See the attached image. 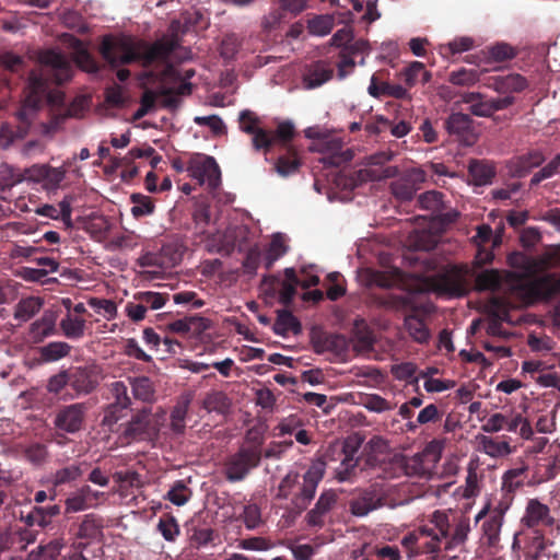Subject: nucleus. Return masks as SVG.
Returning <instances> with one entry per match:
<instances>
[{"label":"nucleus","instance_id":"1","mask_svg":"<svg viewBox=\"0 0 560 560\" xmlns=\"http://www.w3.org/2000/svg\"><path fill=\"white\" fill-rule=\"evenodd\" d=\"M178 46L176 36H163L149 43L128 35H106L100 45V52L112 68L138 62L148 69L153 66L168 65L171 55Z\"/></svg>","mask_w":560,"mask_h":560},{"label":"nucleus","instance_id":"38","mask_svg":"<svg viewBox=\"0 0 560 560\" xmlns=\"http://www.w3.org/2000/svg\"><path fill=\"white\" fill-rule=\"evenodd\" d=\"M42 306L43 301L40 298L28 296L22 299L15 307L14 318L21 322H27L40 311Z\"/></svg>","mask_w":560,"mask_h":560},{"label":"nucleus","instance_id":"39","mask_svg":"<svg viewBox=\"0 0 560 560\" xmlns=\"http://www.w3.org/2000/svg\"><path fill=\"white\" fill-rule=\"evenodd\" d=\"M279 9L271 14L273 22H278L285 18L287 14L296 16L307 7L308 0H273Z\"/></svg>","mask_w":560,"mask_h":560},{"label":"nucleus","instance_id":"33","mask_svg":"<svg viewBox=\"0 0 560 560\" xmlns=\"http://www.w3.org/2000/svg\"><path fill=\"white\" fill-rule=\"evenodd\" d=\"M271 137V148L284 149L287 145H293L291 141L296 135L295 127L290 120L280 121L275 131H269Z\"/></svg>","mask_w":560,"mask_h":560},{"label":"nucleus","instance_id":"50","mask_svg":"<svg viewBox=\"0 0 560 560\" xmlns=\"http://www.w3.org/2000/svg\"><path fill=\"white\" fill-rule=\"evenodd\" d=\"M158 530L167 541H175L180 533L176 518L170 514H164L160 517Z\"/></svg>","mask_w":560,"mask_h":560},{"label":"nucleus","instance_id":"11","mask_svg":"<svg viewBox=\"0 0 560 560\" xmlns=\"http://www.w3.org/2000/svg\"><path fill=\"white\" fill-rule=\"evenodd\" d=\"M397 306L408 312L405 315V328L410 337L419 343L427 342L430 338V332L423 319L418 316L420 306L415 303L413 296H400L397 301Z\"/></svg>","mask_w":560,"mask_h":560},{"label":"nucleus","instance_id":"26","mask_svg":"<svg viewBox=\"0 0 560 560\" xmlns=\"http://www.w3.org/2000/svg\"><path fill=\"white\" fill-rule=\"evenodd\" d=\"M528 466L520 460L512 468L506 470L502 477V489L509 493L515 492L526 482L528 483Z\"/></svg>","mask_w":560,"mask_h":560},{"label":"nucleus","instance_id":"2","mask_svg":"<svg viewBox=\"0 0 560 560\" xmlns=\"http://www.w3.org/2000/svg\"><path fill=\"white\" fill-rule=\"evenodd\" d=\"M509 261L513 268L522 271L514 293L524 305L549 299L560 289V282L553 275L539 276L549 266L548 258L514 253L509 257Z\"/></svg>","mask_w":560,"mask_h":560},{"label":"nucleus","instance_id":"56","mask_svg":"<svg viewBox=\"0 0 560 560\" xmlns=\"http://www.w3.org/2000/svg\"><path fill=\"white\" fill-rule=\"evenodd\" d=\"M443 194L436 190H430L421 194L418 198L420 208L432 212L442 210Z\"/></svg>","mask_w":560,"mask_h":560},{"label":"nucleus","instance_id":"45","mask_svg":"<svg viewBox=\"0 0 560 560\" xmlns=\"http://www.w3.org/2000/svg\"><path fill=\"white\" fill-rule=\"evenodd\" d=\"M189 408V400H179L171 411V429L176 434H183L186 428V417Z\"/></svg>","mask_w":560,"mask_h":560},{"label":"nucleus","instance_id":"18","mask_svg":"<svg viewBox=\"0 0 560 560\" xmlns=\"http://www.w3.org/2000/svg\"><path fill=\"white\" fill-rule=\"evenodd\" d=\"M424 180V172L413 168L390 184V191L400 201H409L413 198L419 183Z\"/></svg>","mask_w":560,"mask_h":560},{"label":"nucleus","instance_id":"55","mask_svg":"<svg viewBox=\"0 0 560 560\" xmlns=\"http://www.w3.org/2000/svg\"><path fill=\"white\" fill-rule=\"evenodd\" d=\"M191 495V490L185 485L183 480H177L172 486L166 494V499L173 504L180 506L188 502Z\"/></svg>","mask_w":560,"mask_h":560},{"label":"nucleus","instance_id":"35","mask_svg":"<svg viewBox=\"0 0 560 560\" xmlns=\"http://www.w3.org/2000/svg\"><path fill=\"white\" fill-rule=\"evenodd\" d=\"M427 83L431 79V74L425 71L424 65L419 61L411 62L399 73V80L402 81L408 88H412L420 80Z\"/></svg>","mask_w":560,"mask_h":560},{"label":"nucleus","instance_id":"19","mask_svg":"<svg viewBox=\"0 0 560 560\" xmlns=\"http://www.w3.org/2000/svg\"><path fill=\"white\" fill-rule=\"evenodd\" d=\"M278 156L273 162V171L281 177H289L300 172L302 159L295 145L277 149Z\"/></svg>","mask_w":560,"mask_h":560},{"label":"nucleus","instance_id":"34","mask_svg":"<svg viewBox=\"0 0 560 560\" xmlns=\"http://www.w3.org/2000/svg\"><path fill=\"white\" fill-rule=\"evenodd\" d=\"M133 397L143 402H152L155 399L153 382L147 376L129 378Z\"/></svg>","mask_w":560,"mask_h":560},{"label":"nucleus","instance_id":"60","mask_svg":"<svg viewBox=\"0 0 560 560\" xmlns=\"http://www.w3.org/2000/svg\"><path fill=\"white\" fill-rule=\"evenodd\" d=\"M417 366L412 362H402L395 364L390 369L392 375L398 381H407L410 383H417L418 378L415 376Z\"/></svg>","mask_w":560,"mask_h":560},{"label":"nucleus","instance_id":"15","mask_svg":"<svg viewBox=\"0 0 560 560\" xmlns=\"http://www.w3.org/2000/svg\"><path fill=\"white\" fill-rule=\"evenodd\" d=\"M393 158L392 152H378L369 158V165L359 171V176L363 180H382L395 177L398 174L397 166H384Z\"/></svg>","mask_w":560,"mask_h":560},{"label":"nucleus","instance_id":"27","mask_svg":"<svg viewBox=\"0 0 560 560\" xmlns=\"http://www.w3.org/2000/svg\"><path fill=\"white\" fill-rule=\"evenodd\" d=\"M336 503V494L332 492H324L318 498L315 506L307 513V524L313 527L324 526V516L331 510Z\"/></svg>","mask_w":560,"mask_h":560},{"label":"nucleus","instance_id":"29","mask_svg":"<svg viewBox=\"0 0 560 560\" xmlns=\"http://www.w3.org/2000/svg\"><path fill=\"white\" fill-rule=\"evenodd\" d=\"M478 450L491 457H503L512 453L508 441H499L491 436L479 434L476 436Z\"/></svg>","mask_w":560,"mask_h":560},{"label":"nucleus","instance_id":"47","mask_svg":"<svg viewBox=\"0 0 560 560\" xmlns=\"http://www.w3.org/2000/svg\"><path fill=\"white\" fill-rule=\"evenodd\" d=\"M55 331V319L50 315H45L34 322L31 326V335L35 342H40L44 338L52 335Z\"/></svg>","mask_w":560,"mask_h":560},{"label":"nucleus","instance_id":"53","mask_svg":"<svg viewBox=\"0 0 560 560\" xmlns=\"http://www.w3.org/2000/svg\"><path fill=\"white\" fill-rule=\"evenodd\" d=\"M334 20L329 15H316L307 22L310 34L316 36H325L331 32Z\"/></svg>","mask_w":560,"mask_h":560},{"label":"nucleus","instance_id":"44","mask_svg":"<svg viewBox=\"0 0 560 560\" xmlns=\"http://www.w3.org/2000/svg\"><path fill=\"white\" fill-rule=\"evenodd\" d=\"M230 407L231 401L223 392H211L203 400V408L209 412L215 411L218 413L225 415L229 412Z\"/></svg>","mask_w":560,"mask_h":560},{"label":"nucleus","instance_id":"41","mask_svg":"<svg viewBox=\"0 0 560 560\" xmlns=\"http://www.w3.org/2000/svg\"><path fill=\"white\" fill-rule=\"evenodd\" d=\"M350 341L357 352H369L373 349L375 337L366 326L360 327L355 324L353 339Z\"/></svg>","mask_w":560,"mask_h":560},{"label":"nucleus","instance_id":"58","mask_svg":"<svg viewBox=\"0 0 560 560\" xmlns=\"http://www.w3.org/2000/svg\"><path fill=\"white\" fill-rule=\"evenodd\" d=\"M488 52L489 57L497 62L511 60L517 55L516 49L506 43H499L489 47Z\"/></svg>","mask_w":560,"mask_h":560},{"label":"nucleus","instance_id":"40","mask_svg":"<svg viewBox=\"0 0 560 560\" xmlns=\"http://www.w3.org/2000/svg\"><path fill=\"white\" fill-rule=\"evenodd\" d=\"M501 283V275L495 269L483 270L475 279V288L478 291H497L500 289Z\"/></svg>","mask_w":560,"mask_h":560},{"label":"nucleus","instance_id":"57","mask_svg":"<svg viewBox=\"0 0 560 560\" xmlns=\"http://www.w3.org/2000/svg\"><path fill=\"white\" fill-rule=\"evenodd\" d=\"M158 253L163 259V269L172 268L182 260L179 247L174 243L164 244Z\"/></svg>","mask_w":560,"mask_h":560},{"label":"nucleus","instance_id":"30","mask_svg":"<svg viewBox=\"0 0 560 560\" xmlns=\"http://www.w3.org/2000/svg\"><path fill=\"white\" fill-rule=\"evenodd\" d=\"M503 523V513L492 511L482 524V532L486 542L489 547H497L500 540V532Z\"/></svg>","mask_w":560,"mask_h":560},{"label":"nucleus","instance_id":"64","mask_svg":"<svg viewBox=\"0 0 560 560\" xmlns=\"http://www.w3.org/2000/svg\"><path fill=\"white\" fill-rule=\"evenodd\" d=\"M48 456L47 447L40 443H34L24 450V457L33 465H42Z\"/></svg>","mask_w":560,"mask_h":560},{"label":"nucleus","instance_id":"25","mask_svg":"<svg viewBox=\"0 0 560 560\" xmlns=\"http://www.w3.org/2000/svg\"><path fill=\"white\" fill-rule=\"evenodd\" d=\"M334 74V70L325 61H316L312 63L303 75V84L305 89H316L328 82Z\"/></svg>","mask_w":560,"mask_h":560},{"label":"nucleus","instance_id":"20","mask_svg":"<svg viewBox=\"0 0 560 560\" xmlns=\"http://www.w3.org/2000/svg\"><path fill=\"white\" fill-rule=\"evenodd\" d=\"M383 505V498L374 488H368L349 501V510L351 514L358 517L368 515L370 512Z\"/></svg>","mask_w":560,"mask_h":560},{"label":"nucleus","instance_id":"43","mask_svg":"<svg viewBox=\"0 0 560 560\" xmlns=\"http://www.w3.org/2000/svg\"><path fill=\"white\" fill-rule=\"evenodd\" d=\"M60 329L62 334L69 339H80L84 335L85 329V320L80 317H73L70 314H67L60 320Z\"/></svg>","mask_w":560,"mask_h":560},{"label":"nucleus","instance_id":"62","mask_svg":"<svg viewBox=\"0 0 560 560\" xmlns=\"http://www.w3.org/2000/svg\"><path fill=\"white\" fill-rule=\"evenodd\" d=\"M241 517L247 529H255L262 523L260 509L255 503L244 505Z\"/></svg>","mask_w":560,"mask_h":560},{"label":"nucleus","instance_id":"37","mask_svg":"<svg viewBox=\"0 0 560 560\" xmlns=\"http://www.w3.org/2000/svg\"><path fill=\"white\" fill-rule=\"evenodd\" d=\"M288 245L281 234H275L264 255V266L267 270L271 269L273 264L288 252Z\"/></svg>","mask_w":560,"mask_h":560},{"label":"nucleus","instance_id":"5","mask_svg":"<svg viewBox=\"0 0 560 560\" xmlns=\"http://www.w3.org/2000/svg\"><path fill=\"white\" fill-rule=\"evenodd\" d=\"M161 423L149 407L132 412L130 419L119 425V439L126 443L152 441L160 433Z\"/></svg>","mask_w":560,"mask_h":560},{"label":"nucleus","instance_id":"14","mask_svg":"<svg viewBox=\"0 0 560 560\" xmlns=\"http://www.w3.org/2000/svg\"><path fill=\"white\" fill-rule=\"evenodd\" d=\"M238 124L243 132L253 135L252 142L254 149L256 151L264 150L267 155L271 150V137L268 130L259 127L257 115L249 109L242 110L238 116Z\"/></svg>","mask_w":560,"mask_h":560},{"label":"nucleus","instance_id":"63","mask_svg":"<svg viewBox=\"0 0 560 560\" xmlns=\"http://www.w3.org/2000/svg\"><path fill=\"white\" fill-rule=\"evenodd\" d=\"M341 280L342 276L339 272H331L327 276L329 285L326 290V295L330 301H337L346 294V288Z\"/></svg>","mask_w":560,"mask_h":560},{"label":"nucleus","instance_id":"21","mask_svg":"<svg viewBox=\"0 0 560 560\" xmlns=\"http://www.w3.org/2000/svg\"><path fill=\"white\" fill-rule=\"evenodd\" d=\"M236 241L237 229L229 228L223 232L218 231L208 235L206 241V248L209 253L230 256L235 249Z\"/></svg>","mask_w":560,"mask_h":560},{"label":"nucleus","instance_id":"36","mask_svg":"<svg viewBox=\"0 0 560 560\" xmlns=\"http://www.w3.org/2000/svg\"><path fill=\"white\" fill-rule=\"evenodd\" d=\"M273 331L280 336H285L289 331L296 335L301 332V324L290 311L282 310L278 312Z\"/></svg>","mask_w":560,"mask_h":560},{"label":"nucleus","instance_id":"22","mask_svg":"<svg viewBox=\"0 0 560 560\" xmlns=\"http://www.w3.org/2000/svg\"><path fill=\"white\" fill-rule=\"evenodd\" d=\"M523 524L528 528L537 526H552L555 518L550 515V509L537 499H530L527 503Z\"/></svg>","mask_w":560,"mask_h":560},{"label":"nucleus","instance_id":"54","mask_svg":"<svg viewBox=\"0 0 560 560\" xmlns=\"http://www.w3.org/2000/svg\"><path fill=\"white\" fill-rule=\"evenodd\" d=\"M560 172V154H557L549 163L542 166L530 178V186H537L542 180L551 178Z\"/></svg>","mask_w":560,"mask_h":560},{"label":"nucleus","instance_id":"7","mask_svg":"<svg viewBox=\"0 0 560 560\" xmlns=\"http://www.w3.org/2000/svg\"><path fill=\"white\" fill-rule=\"evenodd\" d=\"M89 406L86 402H74L60 407L54 418L57 430L74 434L84 428Z\"/></svg>","mask_w":560,"mask_h":560},{"label":"nucleus","instance_id":"52","mask_svg":"<svg viewBox=\"0 0 560 560\" xmlns=\"http://www.w3.org/2000/svg\"><path fill=\"white\" fill-rule=\"evenodd\" d=\"M130 200L133 203L131 213L135 218L150 215L154 211V203L150 197L142 194H132Z\"/></svg>","mask_w":560,"mask_h":560},{"label":"nucleus","instance_id":"42","mask_svg":"<svg viewBox=\"0 0 560 560\" xmlns=\"http://www.w3.org/2000/svg\"><path fill=\"white\" fill-rule=\"evenodd\" d=\"M130 406L122 404H108L103 410L102 425L114 431V425L127 416Z\"/></svg>","mask_w":560,"mask_h":560},{"label":"nucleus","instance_id":"24","mask_svg":"<svg viewBox=\"0 0 560 560\" xmlns=\"http://www.w3.org/2000/svg\"><path fill=\"white\" fill-rule=\"evenodd\" d=\"M487 85L499 94L505 96L524 91L528 86V82L523 75L518 73H511L508 75L492 77L489 79Z\"/></svg>","mask_w":560,"mask_h":560},{"label":"nucleus","instance_id":"48","mask_svg":"<svg viewBox=\"0 0 560 560\" xmlns=\"http://www.w3.org/2000/svg\"><path fill=\"white\" fill-rule=\"evenodd\" d=\"M133 299L135 301L140 302L145 311H148V308L159 310L165 305L167 301V294L144 291L136 293Z\"/></svg>","mask_w":560,"mask_h":560},{"label":"nucleus","instance_id":"8","mask_svg":"<svg viewBox=\"0 0 560 560\" xmlns=\"http://www.w3.org/2000/svg\"><path fill=\"white\" fill-rule=\"evenodd\" d=\"M27 95L16 117L22 122H28V115L33 114L46 96L48 82L47 78L36 71H31L27 78Z\"/></svg>","mask_w":560,"mask_h":560},{"label":"nucleus","instance_id":"28","mask_svg":"<svg viewBox=\"0 0 560 560\" xmlns=\"http://www.w3.org/2000/svg\"><path fill=\"white\" fill-rule=\"evenodd\" d=\"M559 472V466L557 464V460L552 457H544L539 458L534 472L528 480V485H539L546 481H549Z\"/></svg>","mask_w":560,"mask_h":560},{"label":"nucleus","instance_id":"9","mask_svg":"<svg viewBox=\"0 0 560 560\" xmlns=\"http://www.w3.org/2000/svg\"><path fill=\"white\" fill-rule=\"evenodd\" d=\"M444 128L454 141L465 147H471L478 140V132L474 120L468 114L452 113L444 120Z\"/></svg>","mask_w":560,"mask_h":560},{"label":"nucleus","instance_id":"59","mask_svg":"<svg viewBox=\"0 0 560 560\" xmlns=\"http://www.w3.org/2000/svg\"><path fill=\"white\" fill-rule=\"evenodd\" d=\"M82 475L81 465H70L58 469L54 475V486L58 487L77 480Z\"/></svg>","mask_w":560,"mask_h":560},{"label":"nucleus","instance_id":"13","mask_svg":"<svg viewBox=\"0 0 560 560\" xmlns=\"http://www.w3.org/2000/svg\"><path fill=\"white\" fill-rule=\"evenodd\" d=\"M311 341L316 353L331 352L342 360L348 358L351 348L350 339L341 334L313 332Z\"/></svg>","mask_w":560,"mask_h":560},{"label":"nucleus","instance_id":"61","mask_svg":"<svg viewBox=\"0 0 560 560\" xmlns=\"http://www.w3.org/2000/svg\"><path fill=\"white\" fill-rule=\"evenodd\" d=\"M0 65L11 73H22L25 70L26 62L23 57L7 51L0 55Z\"/></svg>","mask_w":560,"mask_h":560},{"label":"nucleus","instance_id":"49","mask_svg":"<svg viewBox=\"0 0 560 560\" xmlns=\"http://www.w3.org/2000/svg\"><path fill=\"white\" fill-rule=\"evenodd\" d=\"M470 530L469 522L468 520H462L459 521L454 529V533L450 537L447 536L446 539H444V550H452L458 545H462L466 541L468 533Z\"/></svg>","mask_w":560,"mask_h":560},{"label":"nucleus","instance_id":"32","mask_svg":"<svg viewBox=\"0 0 560 560\" xmlns=\"http://www.w3.org/2000/svg\"><path fill=\"white\" fill-rule=\"evenodd\" d=\"M546 158L539 150L528 151L520 156L515 161L514 172L517 176L522 177L528 174L533 168L540 166L545 162Z\"/></svg>","mask_w":560,"mask_h":560},{"label":"nucleus","instance_id":"16","mask_svg":"<svg viewBox=\"0 0 560 560\" xmlns=\"http://www.w3.org/2000/svg\"><path fill=\"white\" fill-rule=\"evenodd\" d=\"M40 62L50 68L46 75L52 78L57 84H62L71 79L72 65L61 52L52 49L46 50L40 55Z\"/></svg>","mask_w":560,"mask_h":560},{"label":"nucleus","instance_id":"6","mask_svg":"<svg viewBox=\"0 0 560 560\" xmlns=\"http://www.w3.org/2000/svg\"><path fill=\"white\" fill-rule=\"evenodd\" d=\"M442 542H444V539L435 533V528H429L428 525L408 533L400 540L409 558L429 555L433 560L439 558Z\"/></svg>","mask_w":560,"mask_h":560},{"label":"nucleus","instance_id":"12","mask_svg":"<svg viewBox=\"0 0 560 560\" xmlns=\"http://www.w3.org/2000/svg\"><path fill=\"white\" fill-rule=\"evenodd\" d=\"M69 386L75 396L93 393L100 384L101 373L96 365L74 366L68 370Z\"/></svg>","mask_w":560,"mask_h":560},{"label":"nucleus","instance_id":"10","mask_svg":"<svg viewBox=\"0 0 560 560\" xmlns=\"http://www.w3.org/2000/svg\"><path fill=\"white\" fill-rule=\"evenodd\" d=\"M187 172L199 185L207 182L211 189H215L221 183V171L212 156L196 155L189 161Z\"/></svg>","mask_w":560,"mask_h":560},{"label":"nucleus","instance_id":"51","mask_svg":"<svg viewBox=\"0 0 560 560\" xmlns=\"http://www.w3.org/2000/svg\"><path fill=\"white\" fill-rule=\"evenodd\" d=\"M359 458L342 457L340 465L335 470V478L339 482L352 481L357 476Z\"/></svg>","mask_w":560,"mask_h":560},{"label":"nucleus","instance_id":"46","mask_svg":"<svg viewBox=\"0 0 560 560\" xmlns=\"http://www.w3.org/2000/svg\"><path fill=\"white\" fill-rule=\"evenodd\" d=\"M71 351V346L63 341H51L40 348V355L47 362L58 361Z\"/></svg>","mask_w":560,"mask_h":560},{"label":"nucleus","instance_id":"23","mask_svg":"<svg viewBox=\"0 0 560 560\" xmlns=\"http://www.w3.org/2000/svg\"><path fill=\"white\" fill-rule=\"evenodd\" d=\"M312 150L326 153V155L320 159V162L329 167H339L352 159V154L349 150L341 151V143L338 140L315 144Z\"/></svg>","mask_w":560,"mask_h":560},{"label":"nucleus","instance_id":"17","mask_svg":"<svg viewBox=\"0 0 560 560\" xmlns=\"http://www.w3.org/2000/svg\"><path fill=\"white\" fill-rule=\"evenodd\" d=\"M466 269L454 266L435 280V290L451 296H462L466 293Z\"/></svg>","mask_w":560,"mask_h":560},{"label":"nucleus","instance_id":"3","mask_svg":"<svg viewBox=\"0 0 560 560\" xmlns=\"http://www.w3.org/2000/svg\"><path fill=\"white\" fill-rule=\"evenodd\" d=\"M325 462L317 459L311 464L304 475L289 471L280 481L277 491L278 499L291 498V505L288 508L294 515L306 510L315 497L318 483L325 474Z\"/></svg>","mask_w":560,"mask_h":560},{"label":"nucleus","instance_id":"4","mask_svg":"<svg viewBox=\"0 0 560 560\" xmlns=\"http://www.w3.org/2000/svg\"><path fill=\"white\" fill-rule=\"evenodd\" d=\"M245 441L246 444L242 445L234 454L229 455L223 463V475L229 482L243 481L260 464L262 436L254 434L249 430Z\"/></svg>","mask_w":560,"mask_h":560},{"label":"nucleus","instance_id":"31","mask_svg":"<svg viewBox=\"0 0 560 560\" xmlns=\"http://www.w3.org/2000/svg\"><path fill=\"white\" fill-rule=\"evenodd\" d=\"M468 173L475 185L483 186L491 183L495 175V168L486 161L471 160L468 165Z\"/></svg>","mask_w":560,"mask_h":560}]
</instances>
